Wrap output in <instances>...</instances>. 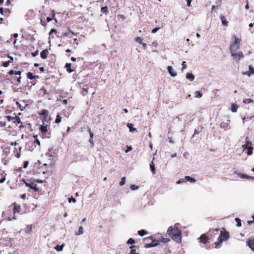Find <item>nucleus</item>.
<instances>
[{
  "label": "nucleus",
  "instance_id": "obj_47",
  "mask_svg": "<svg viewBox=\"0 0 254 254\" xmlns=\"http://www.w3.org/2000/svg\"><path fill=\"white\" fill-rule=\"evenodd\" d=\"M71 201H72L73 202H76V199L74 198H73V197H71L70 198H69L68 199V202L69 203H70Z\"/></svg>",
  "mask_w": 254,
  "mask_h": 254
},
{
  "label": "nucleus",
  "instance_id": "obj_32",
  "mask_svg": "<svg viewBox=\"0 0 254 254\" xmlns=\"http://www.w3.org/2000/svg\"><path fill=\"white\" fill-rule=\"evenodd\" d=\"M235 221L237 223V225L238 227H241V225H242L241 221V220L239 218H235Z\"/></svg>",
  "mask_w": 254,
  "mask_h": 254
},
{
  "label": "nucleus",
  "instance_id": "obj_29",
  "mask_svg": "<svg viewBox=\"0 0 254 254\" xmlns=\"http://www.w3.org/2000/svg\"><path fill=\"white\" fill-rule=\"evenodd\" d=\"M195 97L196 98H201L202 96V94L198 91H196L194 92Z\"/></svg>",
  "mask_w": 254,
  "mask_h": 254
},
{
  "label": "nucleus",
  "instance_id": "obj_16",
  "mask_svg": "<svg viewBox=\"0 0 254 254\" xmlns=\"http://www.w3.org/2000/svg\"><path fill=\"white\" fill-rule=\"evenodd\" d=\"M238 109V106L232 103L231 105V110L233 113H235L237 112Z\"/></svg>",
  "mask_w": 254,
  "mask_h": 254
},
{
  "label": "nucleus",
  "instance_id": "obj_38",
  "mask_svg": "<svg viewBox=\"0 0 254 254\" xmlns=\"http://www.w3.org/2000/svg\"><path fill=\"white\" fill-rule=\"evenodd\" d=\"M186 179L185 178L183 179H181L177 182V184H180L181 183H185L186 182Z\"/></svg>",
  "mask_w": 254,
  "mask_h": 254
},
{
  "label": "nucleus",
  "instance_id": "obj_1",
  "mask_svg": "<svg viewBox=\"0 0 254 254\" xmlns=\"http://www.w3.org/2000/svg\"><path fill=\"white\" fill-rule=\"evenodd\" d=\"M167 234L174 241L180 243L181 241V231L177 227H169Z\"/></svg>",
  "mask_w": 254,
  "mask_h": 254
},
{
  "label": "nucleus",
  "instance_id": "obj_56",
  "mask_svg": "<svg viewBox=\"0 0 254 254\" xmlns=\"http://www.w3.org/2000/svg\"><path fill=\"white\" fill-rule=\"evenodd\" d=\"M142 45L144 49H146V47H147V44H145V43H142Z\"/></svg>",
  "mask_w": 254,
  "mask_h": 254
},
{
  "label": "nucleus",
  "instance_id": "obj_58",
  "mask_svg": "<svg viewBox=\"0 0 254 254\" xmlns=\"http://www.w3.org/2000/svg\"><path fill=\"white\" fill-rule=\"evenodd\" d=\"M191 0H186V1H187V4H188V6H190V2H191Z\"/></svg>",
  "mask_w": 254,
  "mask_h": 254
},
{
  "label": "nucleus",
  "instance_id": "obj_60",
  "mask_svg": "<svg viewBox=\"0 0 254 254\" xmlns=\"http://www.w3.org/2000/svg\"><path fill=\"white\" fill-rule=\"evenodd\" d=\"M3 8L0 7V13L1 14H2H2H3Z\"/></svg>",
  "mask_w": 254,
  "mask_h": 254
},
{
  "label": "nucleus",
  "instance_id": "obj_13",
  "mask_svg": "<svg viewBox=\"0 0 254 254\" xmlns=\"http://www.w3.org/2000/svg\"><path fill=\"white\" fill-rule=\"evenodd\" d=\"M252 145V142L250 140H247L246 141V143L242 145V148L243 150H245L246 149H248V147H250V146Z\"/></svg>",
  "mask_w": 254,
  "mask_h": 254
},
{
  "label": "nucleus",
  "instance_id": "obj_11",
  "mask_svg": "<svg viewBox=\"0 0 254 254\" xmlns=\"http://www.w3.org/2000/svg\"><path fill=\"white\" fill-rule=\"evenodd\" d=\"M127 126L128 127L130 132L137 131L136 128L133 127V124H130V123H127Z\"/></svg>",
  "mask_w": 254,
  "mask_h": 254
},
{
  "label": "nucleus",
  "instance_id": "obj_23",
  "mask_svg": "<svg viewBox=\"0 0 254 254\" xmlns=\"http://www.w3.org/2000/svg\"><path fill=\"white\" fill-rule=\"evenodd\" d=\"M83 233V228L82 226L79 227L78 229V231L77 232H76L75 234L76 235H82Z\"/></svg>",
  "mask_w": 254,
  "mask_h": 254
},
{
  "label": "nucleus",
  "instance_id": "obj_55",
  "mask_svg": "<svg viewBox=\"0 0 254 254\" xmlns=\"http://www.w3.org/2000/svg\"><path fill=\"white\" fill-rule=\"evenodd\" d=\"M5 178H2L0 180V183H2L5 181Z\"/></svg>",
  "mask_w": 254,
  "mask_h": 254
},
{
  "label": "nucleus",
  "instance_id": "obj_17",
  "mask_svg": "<svg viewBox=\"0 0 254 254\" xmlns=\"http://www.w3.org/2000/svg\"><path fill=\"white\" fill-rule=\"evenodd\" d=\"M157 245H158L157 243H154V242H153L151 243L145 244L144 247H145V248H150V247L156 246Z\"/></svg>",
  "mask_w": 254,
  "mask_h": 254
},
{
  "label": "nucleus",
  "instance_id": "obj_21",
  "mask_svg": "<svg viewBox=\"0 0 254 254\" xmlns=\"http://www.w3.org/2000/svg\"><path fill=\"white\" fill-rule=\"evenodd\" d=\"M32 230V225H27L25 229V232L28 234H30Z\"/></svg>",
  "mask_w": 254,
  "mask_h": 254
},
{
  "label": "nucleus",
  "instance_id": "obj_9",
  "mask_svg": "<svg viewBox=\"0 0 254 254\" xmlns=\"http://www.w3.org/2000/svg\"><path fill=\"white\" fill-rule=\"evenodd\" d=\"M248 245L252 250L254 251V239H250L248 242Z\"/></svg>",
  "mask_w": 254,
  "mask_h": 254
},
{
  "label": "nucleus",
  "instance_id": "obj_19",
  "mask_svg": "<svg viewBox=\"0 0 254 254\" xmlns=\"http://www.w3.org/2000/svg\"><path fill=\"white\" fill-rule=\"evenodd\" d=\"M20 208L21 207L20 205H16L15 203L13 210L14 213H15V212H19L20 210Z\"/></svg>",
  "mask_w": 254,
  "mask_h": 254
},
{
  "label": "nucleus",
  "instance_id": "obj_6",
  "mask_svg": "<svg viewBox=\"0 0 254 254\" xmlns=\"http://www.w3.org/2000/svg\"><path fill=\"white\" fill-rule=\"evenodd\" d=\"M249 71H247L243 72V75H248L251 76L252 75H254V68L251 65L249 66Z\"/></svg>",
  "mask_w": 254,
  "mask_h": 254
},
{
  "label": "nucleus",
  "instance_id": "obj_45",
  "mask_svg": "<svg viewBox=\"0 0 254 254\" xmlns=\"http://www.w3.org/2000/svg\"><path fill=\"white\" fill-rule=\"evenodd\" d=\"M34 137L35 138V141H36V142L39 145H40V141L38 140V137H37V135H34Z\"/></svg>",
  "mask_w": 254,
  "mask_h": 254
},
{
  "label": "nucleus",
  "instance_id": "obj_34",
  "mask_svg": "<svg viewBox=\"0 0 254 254\" xmlns=\"http://www.w3.org/2000/svg\"><path fill=\"white\" fill-rule=\"evenodd\" d=\"M253 100L251 99H244L243 100V102L245 104H249L253 102Z\"/></svg>",
  "mask_w": 254,
  "mask_h": 254
},
{
  "label": "nucleus",
  "instance_id": "obj_63",
  "mask_svg": "<svg viewBox=\"0 0 254 254\" xmlns=\"http://www.w3.org/2000/svg\"><path fill=\"white\" fill-rule=\"evenodd\" d=\"M39 69H40L41 72H43L44 70V67H40L39 68Z\"/></svg>",
  "mask_w": 254,
  "mask_h": 254
},
{
  "label": "nucleus",
  "instance_id": "obj_5",
  "mask_svg": "<svg viewBox=\"0 0 254 254\" xmlns=\"http://www.w3.org/2000/svg\"><path fill=\"white\" fill-rule=\"evenodd\" d=\"M49 129V126L48 125H45L44 122L43 123V125H41L40 127V129L41 132L42 133L43 135H45V136L47 138H49L50 136H46L45 134L47 133Z\"/></svg>",
  "mask_w": 254,
  "mask_h": 254
},
{
  "label": "nucleus",
  "instance_id": "obj_44",
  "mask_svg": "<svg viewBox=\"0 0 254 254\" xmlns=\"http://www.w3.org/2000/svg\"><path fill=\"white\" fill-rule=\"evenodd\" d=\"M15 121L18 123V124H20L21 123V121H20V119L19 117L18 116H15Z\"/></svg>",
  "mask_w": 254,
  "mask_h": 254
},
{
  "label": "nucleus",
  "instance_id": "obj_4",
  "mask_svg": "<svg viewBox=\"0 0 254 254\" xmlns=\"http://www.w3.org/2000/svg\"><path fill=\"white\" fill-rule=\"evenodd\" d=\"M231 56L235 59L236 61H239L241 59L244 58V55L243 53L241 51H237L235 52L231 53Z\"/></svg>",
  "mask_w": 254,
  "mask_h": 254
},
{
  "label": "nucleus",
  "instance_id": "obj_59",
  "mask_svg": "<svg viewBox=\"0 0 254 254\" xmlns=\"http://www.w3.org/2000/svg\"><path fill=\"white\" fill-rule=\"evenodd\" d=\"M89 141L91 143L92 146H93L94 145V143L92 140V138H90Z\"/></svg>",
  "mask_w": 254,
  "mask_h": 254
},
{
  "label": "nucleus",
  "instance_id": "obj_53",
  "mask_svg": "<svg viewBox=\"0 0 254 254\" xmlns=\"http://www.w3.org/2000/svg\"><path fill=\"white\" fill-rule=\"evenodd\" d=\"M38 52L37 51L34 53H32V55L33 57H35L38 55Z\"/></svg>",
  "mask_w": 254,
  "mask_h": 254
},
{
  "label": "nucleus",
  "instance_id": "obj_52",
  "mask_svg": "<svg viewBox=\"0 0 254 254\" xmlns=\"http://www.w3.org/2000/svg\"><path fill=\"white\" fill-rule=\"evenodd\" d=\"M89 131L90 137L91 138H93V133L91 132L90 129H89Z\"/></svg>",
  "mask_w": 254,
  "mask_h": 254
},
{
  "label": "nucleus",
  "instance_id": "obj_48",
  "mask_svg": "<svg viewBox=\"0 0 254 254\" xmlns=\"http://www.w3.org/2000/svg\"><path fill=\"white\" fill-rule=\"evenodd\" d=\"M53 18H54V17H47V21L50 22L53 19Z\"/></svg>",
  "mask_w": 254,
  "mask_h": 254
},
{
  "label": "nucleus",
  "instance_id": "obj_51",
  "mask_svg": "<svg viewBox=\"0 0 254 254\" xmlns=\"http://www.w3.org/2000/svg\"><path fill=\"white\" fill-rule=\"evenodd\" d=\"M48 113V111L46 110H43L42 112V115H46Z\"/></svg>",
  "mask_w": 254,
  "mask_h": 254
},
{
  "label": "nucleus",
  "instance_id": "obj_41",
  "mask_svg": "<svg viewBox=\"0 0 254 254\" xmlns=\"http://www.w3.org/2000/svg\"><path fill=\"white\" fill-rule=\"evenodd\" d=\"M42 18H43V17H42ZM45 17H44V18L41 19V23L43 26H45L46 25V22H45Z\"/></svg>",
  "mask_w": 254,
  "mask_h": 254
},
{
  "label": "nucleus",
  "instance_id": "obj_30",
  "mask_svg": "<svg viewBox=\"0 0 254 254\" xmlns=\"http://www.w3.org/2000/svg\"><path fill=\"white\" fill-rule=\"evenodd\" d=\"M182 68L181 69V71H182V72H184V69H186L187 68V65L186 64V62H185V61L183 62L182 63Z\"/></svg>",
  "mask_w": 254,
  "mask_h": 254
},
{
  "label": "nucleus",
  "instance_id": "obj_12",
  "mask_svg": "<svg viewBox=\"0 0 254 254\" xmlns=\"http://www.w3.org/2000/svg\"><path fill=\"white\" fill-rule=\"evenodd\" d=\"M186 78L190 81H192L194 79V76L192 73H187L186 74Z\"/></svg>",
  "mask_w": 254,
  "mask_h": 254
},
{
  "label": "nucleus",
  "instance_id": "obj_50",
  "mask_svg": "<svg viewBox=\"0 0 254 254\" xmlns=\"http://www.w3.org/2000/svg\"><path fill=\"white\" fill-rule=\"evenodd\" d=\"M56 32H57L56 29L53 28V29H51L49 34H51L52 33H56Z\"/></svg>",
  "mask_w": 254,
  "mask_h": 254
},
{
  "label": "nucleus",
  "instance_id": "obj_25",
  "mask_svg": "<svg viewBox=\"0 0 254 254\" xmlns=\"http://www.w3.org/2000/svg\"><path fill=\"white\" fill-rule=\"evenodd\" d=\"M138 234L140 236H143L147 234V232L144 230H141L138 231Z\"/></svg>",
  "mask_w": 254,
  "mask_h": 254
},
{
  "label": "nucleus",
  "instance_id": "obj_8",
  "mask_svg": "<svg viewBox=\"0 0 254 254\" xmlns=\"http://www.w3.org/2000/svg\"><path fill=\"white\" fill-rule=\"evenodd\" d=\"M26 187H29L31 189L34 190L35 191H38L39 189L34 184H31L24 182Z\"/></svg>",
  "mask_w": 254,
  "mask_h": 254
},
{
  "label": "nucleus",
  "instance_id": "obj_14",
  "mask_svg": "<svg viewBox=\"0 0 254 254\" xmlns=\"http://www.w3.org/2000/svg\"><path fill=\"white\" fill-rule=\"evenodd\" d=\"M200 240V241L204 244L206 243L207 241V237L205 234L202 235L200 238H199Z\"/></svg>",
  "mask_w": 254,
  "mask_h": 254
},
{
  "label": "nucleus",
  "instance_id": "obj_3",
  "mask_svg": "<svg viewBox=\"0 0 254 254\" xmlns=\"http://www.w3.org/2000/svg\"><path fill=\"white\" fill-rule=\"evenodd\" d=\"M235 42L230 46V52H235L238 51L240 48V40L236 37H234Z\"/></svg>",
  "mask_w": 254,
  "mask_h": 254
},
{
  "label": "nucleus",
  "instance_id": "obj_27",
  "mask_svg": "<svg viewBox=\"0 0 254 254\" xmlns=\"http://www.w3.org/2000/svg\"><path fill=\"white\" fill-rule=\"evenodd\" d=\"M65 67L67 68V71L70 73L72 71V70L70 68V66H71V64H68V63H66L65 65Z\"/></svg>",
  "mask_w": 254,
  "mask_h": 254
},
{
  "label": "nucleus",
  "instance_id": "obj_54",
  "mask_svg": "<svg viewBox=\"0 0 254 254\" xmlns=\"http://www.w3.org/2000/svg\"><path fill=\"white\" fill-rule=\"evenodd\" d=\"M132 150L131 147H128V149L125 151L126 153H127L128 151H130Z\"/></svg>",
  "mask_w": 254,
  "mask_h": 254
},
{
  "label": "nucleus",
  "instance_id": "obj_2",
  "mask_svg": "<svg viewBox=\"0 0 254 254\" xmlns=\"http://www.w3.org/2000/svg\"><path fill=\"white\" fill-rule=\"evenodd\" d=\"M229 238V234L227 231H221L220 235L218 238V242L215 243V248L218 249L221 247V243L223 241L227 240Z\"/></svg>",
  "mask_w": 254,
  "mask_h": 254
},
{
  "label": "nucleus",
  "instance_id": "obj_46",
  "mask_svg": "<svg viewBox=\"0 0 254 254\" xmlns=\"http://www.w3.org/2000/svg\"><path fill=\"white\" fill-rule=\"evenodd\" d=\"M159 29H160V28H159V27H156V28H154V29H153L152 30L151 32H152V33H156V32H157V31Z\"/></svg>",
  "mask_w": 254,
  "mask_h": 254
},
{
  "label": "nucleus",
  "instance_id": "obj_7",
  "mask_svg": "<svg viewBox=\"0 0 254 254\" xmlns=\"http://www.w3.org/2000/svg\"><path fill=\"white\" fill-rule=\"evenodd\" d=\"M168 71L171 76L175 77L177 76V73L175 70L171 66H168L167 67Z\"/></svg>",
  "mask_w": 254,
  "mask_h": 254
},
{
  "label": "nucleus",
  "instance_id": "obj_20",
  "mask_svg": "<svg viewBox=\"0 0 254 254\" xmlns=\"http://www.w3.org/2000/svg\"><path fill=\"white\" fill-rule=\"evenodd\" d=\"M185 178L186 179V181H189L191 183H194L196 182V180L194 178H191L190 176H186Z\"/></svg>",
  "mask_w": 254,
  "mask_h": 254
},
{
  "label": "nucleus",
  "instance_id": "obj_15",
  "mask_svg": "<svg viewBox=\"0 0 254 254\" xmlns=\"http://www.w3.org/2000/svg\"><path fill=\"white\" fill-rule=\"evenodd\" d=\"M64 244H62L61 245H57L55 247V249L56 251H59V252H61L63 250L64 247Z\"/></svg>",
  "mask_w": 254,
  "mask_h": 254
},
{
  "label": "nucleus",
  "instance_id": "obj_33",
  "mask_svg": "<svg viewBox=\"0 0 254 254\" xmlns=\"http://www.w3.org/2000/svg\"><path fill=\"white\" fill-rule=\"evenodd\" d=\"M125 181H126V177H122L121 181L119 183L120 186H123V185H124L125 184Z\"/></svg>",
  "mask_w": 254,
  "mask_h": 254
},
{
  "label": "nucleus",
  "instance_id": "obj_10",
  "mask_svg": "<svg viewBox=\"0 0 254 254\" xmlns=\"http://www.w3.org/2000/svg\"><path fill=\"white\" fill-rule=\"evenodd\" d=\"M48 53L49 52L47 50H44L42 51L40 54L41 57L43 59H46L47 57V55H48Z\"/></svg>",
  "mask_w": 254,
  "mask_h": 254
},
{
  "label": "nucleus",
  "instance_id": "obj_57",
  "mask_svg": "<svg viewBox=\"0 0 254 254\" xmlns=\"http://www.w3.org/2000/svg\"><path fill=\"white\" fill-rule=\"evenodd\" d=\"M169 142L171 143H174V141L171 137H169Z\"/></svg>",
  "mask_w": 254,
  "mask_h": 254
},
{
  "label": "nucleus",
  "instance_id": "obj_64",
  "mask_svg": "<svg viewBox=\"0 0 254 254\" xmlns=\"http://www.w3.org/2000/svg\"><path fill=\"white\" fill-rule=\"evenodd\" d=\"M9 73L10 74H11H11H14V71L13 70H10V71H9Z\"/></svg>",
  "mask_w": 254,
  "mask_h": 254
},
{
  "label": "nucleus",
  "instance_id": "obj_40",
  "mask_svg": "<svg viewBox=\"0 0 254 254\" xmlns=\"http://www.w3.org/2000/svg\"><path fill=\"white\" fill-rule=\"evenodd\" d=\"M161 241L163 243H167L169 241V239L168 238H163L162 237L161 238Z\"/></svg>",
  "mask_w": 254,
  "mask_h": 254
},
{
  "label": "nucleus",
  "instance_id": "obj_26",
  "mask_svg": "<svg viewBox=\"0 0 254 254\" xmlns=\"http://www.w3.org/2000/svg\"><path fill=\"white\" fill-rule=\"evenodd\" d=\"M74 35V33L71 30H69V31L68 32H66L64 34V35L65 36L70 37H71Z\"/></svg>",
  "mask_w": 254,
  "mask_h": 254
},
{
  "label": "nucleus",
  "instance_id": "obj_49",
  "mask_svg": "<svg viewBox=\"0 0 254 254\" xmlns=\"http://www.w3.org/2000/svg\"><path fill=\"white\" fill-rule=\"evenodd\" d=\"M28 165V161H25V162H24L23 167H24V168H27V167Z\"/></svg>",
  "mask_w": 254,
  "mask_h": 254
},
{
  "label": "nucleus",
  "instance_id": "obj_61",
  "mask_svg": "<svg viewBox=\"0 0 254 254\" xmlns=\"http://www.w3.org/2000/svg\"><path fill=\"white\" fill-rule=\"evenodd\" d=\"M25 197H26V194H22V195H21V198L22 199H24L25 198Z\"/></svg>",
  "mask_w": 254,
  "mask_h": 254
},
{
  "label": "nucleus",
  "instance_id": "obj_43",
  "mask_svg": "<svg viewBox=\"0 0 254 254\" xmlns=\"http://www.w3.org/2000/svg\"><path fill=\"white\" fill-rule=\"evenodd\" d=\"M10 62H9V61H8V62H5L3 63V64H2V65H3L4 67H7V66L9 65Z\"/></svg>",
  "mask_w": 254,
  "mask_h": 254
},
{
  "label": "nucleus",
  "instance_id": "obj_22",
  "mask_svg": "<svg viewBox=\"0 0 254 254\" xmlns=\"http://www.w3.org/2000/svg\"><path fill=\"white\" fill-rule=\"evenodd\" d=\"M101 12L105 14L106 15H107L108 12V9L107 6H105L102 7L101 8Z\"/></svg>",
  "mask_w": 254,
  "mask_h": 254
},
{
  "label": "nucleus",
  "instance_id": "obj_62",
  "mask_svg": "<svg viewBox=\"0 0 254 254\" xmlns=\"http://www.w3.org/2000/svg\"><path fill=\"white\" fill-rule=\"evenodd\" d=\"M21 73V71H16V72L14 73V74H15V75H20Z\"/></svg>",
  "mask_w": 254,
  "mask_h": 254
},
{
  "label": "nucleus",
  "instance_id": "obj_28",
  "mask_svg": "<svg viewBox=\"0 0 254 254\" xmlns=\"http://www.w3.org/2000/svg\"><path fill=\"white\" fill-rule=\"evenodd\" d=\"M62 117L60 115H58L57 116L56 119L55 120V123L59 124L62 121Z\"/></svg>",
  "mask_w": 254,
  "mask_h": 254
},
{
  "label": "nucleus",
  "instance_id": "obj_42",
  "mask_svg": "<svg viewBox=\"0 0 254 254\" xmlns=\"http://www.w3.org/2000/svg\"><path fill=\"white\" fill-rule=\"evenodd\" d=\"M127 243L128 244H133L134 243V240L131 238L128 240Z\"/></svg>",
  "mask_w": 254,
  "mask_h": 254
},
{
  "label": "nucleus",
  "instance_id": "obj_31",
  "mask_svg": "<svg viewBox=\"0 0 254 254\" xmlns=\"http://www.w3.org/2000/svg\"><path fill=\"white\" fill-rule=\"evenodd\" d=\"M150 166V169H151V171L152 172L153 174H154L155 173V166H154V165L153 164V162H152V163Z\"/></svg>",
  "mask_w": 254,
  "mask_h": 254
},
{
  "label": "nucleus",
  "instance_id": "obj_35",
  "mask_svg": "<svg viewBox=\"0 0 254 254\" xmlns=\"http://www.w3.org/2000/svg\"><path fill=\"white\" fill-rule=\"evenodd\" d=\"M27 77L30 79H33L35 78V76L33 75L31 72H28Z\"/></svg>",
  "mask_w": 254,
  "mask_h": 254
},
{
  "label": "nucleus",
  "instance_id": "obj_36",
  "mask_svg": "<svg viewBox=\"0 0 254 254\" xmlns=\"http://www.w3.org/2000/svg\"><path fill=\"white\" fill-rule=\"evenodd\" d=\"M248 151L247 152V154L248 155H251L253 153V147H248Z\"/></svg>",
  "mask_w": 254,
  "mask_h": 254
},
{
  "label": "nucleus",
  "instance_id": "obj_24",
  "mask_svg": "<svg viewBox=\"0 0 254 254\" xmlns=\"http://www.w3.org/2000/svg\"><path fill=\"white\" fill-rule=\"evenodd\" d=\"M240 176L243 178H245V179H254V177H251V176H248L247 175L241 174Z\"/></svg>",
  "mask_w": 254,
  "mask_h": 254
},
{
  "label": "nucleus",
  "instance_id": "obj_39",
  "mask_svg": "<svg viewBox=\"0 0 254 254\" xmlns=\"http://www.w3.org/2000/svg\"><path fill=\"white\" fill-rule=\"evenodd\" d=\"M135 41L136 42L139 43V44H142V39L141 37H138L137 38H136L135 39Z\"/></svg>",
  "mask_w": 254,
  "mask_h": 254
},
{
  "label": "nucleus",
  "instance_id": "obj_37",
  "mask_svg": "<svg viewBox=\"0 0 254 254\" xmlns=\"http://www.w3.org/2000/svg\"><path fill=\"white\" fill-rule=\"evenodd\" d=\"M130 188L132 190H137L138 189V187L134 185H131L130 187Z\"/></svg>",
  "mask_w": 254,
  "mask_h": 254
},
{
  "label": "nucleus",
  "instance_id": "obj_18",
  "mask_svg": "<svg viewBox=\"0 0 254 254\" xmlns=\"http://www.w3.org/2000/svg\"><path fill=\"white\" fill-rule=\"evenodd\" d=\"M220 19L223 25L225 26H227L228 25V22L226 19L225 17H221Z\"/></svg>",
  "mask_w": 254,
  "mask_h": 254
}]
</instances>
